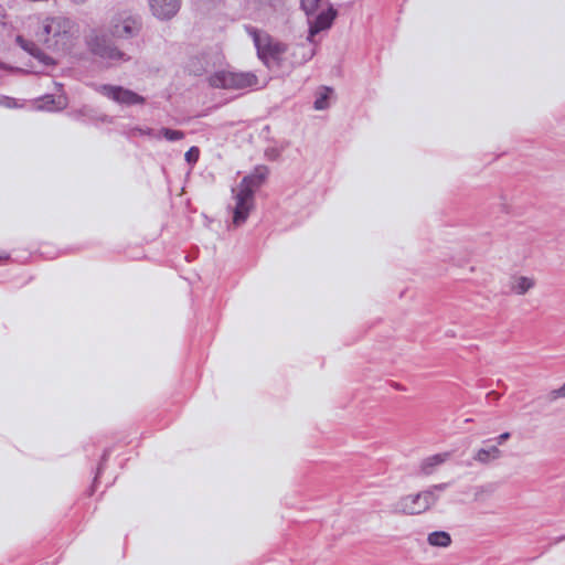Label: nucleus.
<instances>
[{
	"label": "nucleus",
	"instance_id": "f257e3e1",
	"mask_svg": "<svg viewBox=\"0 0 565 565\" xmlns=\"http://www.w3.org/2000/svg\"><path fill=\"white\" fill-rule=\"evenodd\" d=\"M75 22L65 15L46 17L41 30L36 32L38 40L49 49L65 51L74 36Z\"/></svg>",
	"mask_w": 565,
	"mask_h": 565
},
{
	"label": "nucleus",
	"instance_id": "f03ea898",
	"mask_svg": "<svg viewBox=\"0 0 565 565\" xmlns=\"http://www.w3.org/2000/svg\"><path fill=\"white\" fill-rule=\"evenodd\" d=\"M267 175V167L260 166L241 181L235 192L236 205L234 209L233 223L236 226L246 222L254 205V193L263 184Z\"/></svg>",
	"mask_w": 565,
	"mask_h": 565
},
{
	"label": "nucleus",
	"instance_id": "7ed1b4c3",
	"mask_svg": "<svg viewBox=\"0 0 565 565\" xmlns=\"http://www.w3.org/2000/svg\"><path fill=\"white\" fill-rule=\"evenodd\" d=\"M247 34L253 39L258 58L269 70L279 68L285 62V54L288 45L274 39L267 32L259 31L254 26H246Z\"/></svg>",
	"mask_w": 565,
	"mask_h": 565
},
{
	"label": "nucleus",
	"instance_id": "20e7f679",
	"mask_svg": "<svg viewBox=\"0 0 565 565\" xmlns=\"http://www.w3.org/2000/svg\"><path fill=\"white\" fill-rule=\"evenodd\" d=\"M86 44L92 54L108 62L117 63L129 60L127 54L114 45L109 36L104 32L93 30L86 36Z\"/></svg>",
	"mask_w": 565,
	"mask_h": 565
},
{
	"label": "nucleus",
	"instance_id": "39448f33",
	"mask_svg": "<svg viewBox=\"0 0 565 565\" xmlns=\"http://www.w3.org/2000/svg\"><path fill=\"white\" fill-rule=\"evenodd\" d=\"M257 82V76L250 72L220 71L209 78L212 87L223 89H243L255 86Z\"/></svg>",
	"mask_w": 565,
	"mask_h": 565
},
{
	"label": "nucleus",
	"instance_id": "423d86ee",
	"mask_svg": "<svg viewBox=\"0 0 565 565\" xmlns=\"http://www.w3.org/2000/svg\"><path fill=\"white\" fill-rule=\"evenodd\" d=\"M109 31L113 38L130 39L139 33L140 23L135 17L124 12L111 19Z\"/></svg>",
	"mask_w": 565,
	"mask_h": 565
},
{
	"label": "nucleus",
	"instance_id": "0eeeda50",
	"mask_svg": "<svg viewBox=\"0 0 565 565\" xmlns=\"http://www.w3.org/2000/svg\"><path fill=\"white\" fill-rule=\"evenodd\" d=\"M96 90L107 98L122 105L143 104L145 98L137 93L115 85H99Z\"/></svg>",
	"mask_w": 565,
	"mask_h": 565
},
{
	"label": "nucleus",
	"instance_id": "6e6552de",
	"mask_svg": "<svg viewBox=\"0 0 565 565\" xmlns=\"http://www.w3.org/2000/svg\"><path fill=\"white\" fill-rule=\"evenodd\" d=\"M337 17V10L329 7L326 10L316 12V14L308 17L309 21V40L321 31L329 29L332 25L334 18Z\"/></svg>",
	"mask_w": 565,
	"mask_h": 565
},
{
	"label": "nucleus",
	"instance_id": "1a4fd4ad",
	"mask_svg": "<svg viewBox=\"0 0 565 565\" xmlns=\"http://www.w3.org/2000/svg\"><path fill=\"white\" fill-rule=\"evenodd\" d=\"M394 513H403L407 515L420 514L426 511L419 493L402 497L393 504Z\"/></svg>",
	"mask_w": 565,
	"mask_h": 565
},
{
	"label": "nucleus",
	"instance_id": "9d476101",
	"mask_svg": "<svg viewBox=\"0 0 565 565\" xmlns=\"http://www.w3.org/2000/svg\"><path fill=\"white\" fill-rule=\"evenodd\" d=\"M152 14L160 20L173 18L180 9V0H148Z\"/></svg>",
	"mask_w": 565,
	"mask_h": 565
},
{
	"label": "nucleus",
	"instance_id": "9b49d317",
	"mask_svg": "<svg viewBox=\"0 0 565 565\" xmlns=\"http://www.w3.org/2000/svg\"><path fill=\"white\" fill-rule=\"evenodd\" d=\"M15 41L22 50L35 57L44 67L54 66L56 64L55 60L44 53L33 41L26 40L22 35H18Z\"/></svg>",
	"mask_w": 565,
	"mask_h": 565
},
{
	"label": "nucleus",
	"instance_id": "f8f14e48",
	"mask_svg": "<svg viewBox=\"0 0 565 565\" xmlns=\"http://www.w3.org/2000/svg\"><path fill=\"white\" fill-rule=\"evenodd\" d=\"M449 483H439L429 487L427 490L419 492L422 501L424 505H426V511L430 509L439 499V492L446 490Z\"/></svg>",
	"mask_w": 565,
	"mask_h": 565
},
{
	"label": "nucleus",
	"instance_id": "ddd939ff",
	"mask_svg": "<svg viewBox=\"0 0 565 565\" xmlns=\"http://www.w3.org/2000/svg\"><path fill=\"white\" fill-rule=\"evenodd\" d=\"M67 100L64 96H58L55 98L53 95H45L39 100L38 109L41 110H62L66 107Z\"/></svg>",
	"mask_w": 565,
	"mask_h": 565
},
{
	"label": "nucleus",
	"instance_id": "4468645a",
	"mask_svg": "<svg viewBox=\"0 0 565 565\" xmlns=\"http://www.w3.org/2000/svg\"><path fill=\"white\" fill-rule=\"evenodd\" d=\"M450 457L449 452L436 454L425 458L420 463V471L428 476L431 475L436 467L444 463Z\"/></svg>",
	"mask_w": 565,
	"mask_h": 565
},
{
	"label": "nucleus",
	"instance_id": "2eb2a0df",
	"mask_svg": "<svg viewBox=\"0 0 565 565\" xmlns=\"http://www.w3.org/2000/svg\"><path fill=\"white\" fill-rule=\"evenodd\" d=\"M502 451L497 446L480 448L473 456V459L482 465H488L492 460L500 459Z\"/></svg>",
	"mask_w": 565,
	"mask_h": 565
},
{
	"label": "nucleus",
	"instance_id": "dca6fc26",
	"mask_svg": "<svg viewBox=\"0 0 565 565\" xmlns=\"http://www.w3.org/2000/svg\"><path fill=\"white\" fill-rule=\"evenodd\" d=\"M427 542L430 546L448 547L451 544V536L446 531H434L428 534Z\"/></svg>",
	"mask_w": 565,
	"mask_h": 565
},
{
	"label": "nucleus",
	"instance_id": "f3484780",
	"mask_svg": "<svg viewBox=\"0 0 565 565\" xmlns=\"http://www.w3.org/2000/svg\"><path fill=\"white\" fill-rule=\"evenodd\" d=\"M535 285L534 279L520 276L515 277L513 281L511 282V291L516 295H524L526 294L531 288H533Z\"/></svg>",
	"mask_w": 565,
	"mask_h": 565
},
{
	"label": "nucleus",
	"instance_id": "a211bd4d",
	"mask_svg": "<svg viewBox=\"0 0 565 565\" xmlns=\"http://www.w3.org/2000/svg\"><path fill=\"white\" fill-rule=\"evenodd\" d=\"M122 134L127 138H135V137H142L147 136L149 138H159V135L156 134V130L149 127H140V126H134V127H125L122 130Z\"/></svg>",
	"mask_w": 565,
	"mask_h": 565
},
{
	"label": "nucleus",
	"instance_id": "6ab92c4d",
	"mask_svg": "<svg viewBox=\"0 0 565 565\" xmlns=\"http://www.w3.org/2000/svg\"><path fill=\"white\" fill-rule=\"evenodd\" d=\"M257 8L265 13L275 12L285 6V0H255Z\"/></svg>",
	"mask_w": 565,
	"mask_h": 565
},
{
	"label": "nucleus",
	"instance_id": "aec40b11",
	"mask_svg": "<svg viewBox=\"0 0 565 565\" xmlns=\"http://www.w3.org/2000/svg\"><path fill=\"white\" fill-rule=\"evenodd\" d=\"M159 135L158 139L166 138L169 141H179L184 138V132L182 130H174L170 128H161L156 131Z\"/></svg>",
	"mask_w": 565,
	"mask_h": 565
},
{
	"label": "nucleus",
	"instance_id": "412c9836",
	"mask_svg": "<svg viewBox=\"0 0 565 565\" xmlns=\"http://www.w3.org/2000/svg\"><path fill=\"white\" fill-rule=\"evenodd\" d=\"M331 93H332L331 88L322 87V90L320 92V94L317 96V98L315 100V104H313L315 109H317V110L327 109L329 107L328 99H329V96Z\"/></svg>",
	"mask_w": 565,
	"mask_h": 565
},
{
	"label": "nucleus",
	"instance_id": "4be33fe9",
	"mask_svg": "<svg viewBox=\"0 0 565 565\" xmlns=\"http://www.w3.org/2000/svg\"><path fill=\"white\" fill-rule=\"evenodd\" d=\"M321 0H301V8L308 17L316 14L320 8Z\"/></svg>",
	"mask_w": 565,
	"mask_h": 565
},
{
	"label": "nucleus",
	"instance_id": "5701e85b",
	"mask_svg": "<svg viewBox=\"0 0 565 565\" xmlns=\"http://www.w3.org/2000/svg\"><path fill=\"white\" fill-rule=\"evenodd\" d=\"M199 154H200V150L198 147H191L186 152H185V160L189 162V163H195L199 159Z\"/></svg>",
	"mask_w": 565,
	"mask_h": 565
},
{
	"label": "nucleus",
	"instance_id": "b1692460",
	"mask_svg": "<svg viewBox=\"0 0 565 565\" xmlns=\"http://www.w3.org/2000/svg\"><path fill=\"white\" fill-rule=\"evenodd\" d=\"M562 397H565V383L561 387L553 390L550 393V398L552 401H555V399L562 398Z\"/></svg>",
	"mask_w": 565,
	"mask_h": 565
},
{
	"label": "nucleus",
	"instance_id": "393cba45",
	"mask_svg": "<svg viewBox=\"0 0 565 565\" xmlns=\"http://www.w3.org/2000/svg\"><path fill=\"white\" fill-rule=\"evenodd\" d=\"M510 433L505 431L495 437L494 440L497 441L498 445H503L510 438Z\"/></svg>",
	"mask_w": 565,
	"mask_h": 565
},
{
	"label": "nucleus",
	"instance_id": "a878e982",
	"mask_svg": "<svg viewBox=\"0 0 565 565\" xmlns=\"http://www.w3.org/2000/svg\"><path fill=\"white\" fill-rule=\"evenodd\" d=\"M0 103L3 104L4 106L7 107H12V104H13V99L12 98H9V97H2L0 99Z\"/></svg>",
	"mask_w": 565,
	"mask_h": 565
},
{
	"label": "nucleus",
	"instance_id": "bb28decb",
	"mask_svg": "<svg viewBox=\"0 0 565 565\" xmlns=\"http://www.w3.org/2000/svg\"><path fill=\"white\" fill-rule=\"evenodd\" d=\"M108 456H109V450L107 449V450H105V451H104V454H103L102 462H100V465H99V467H98V472H97V475L100 472L102 467H103L104 462L107 460Z\"/></svg>",
	"mask_w": 565,
	"mask_h": 565
},
{
	"label": "nucleus",
	"instance_id": "cd10ccee",
	"mask_svg": "<svg viewBox=\"0 0 565 565\" xmlns=\"http://www.w3.org/2000/svg\"><path fill=\"white\" fill-rule=\"evenodd\" d=\"M86 111H87V109L83 108V109L78 110L76 114H74V117L78 118L79 116H85Z\"/></svg>",
	"mask_w": 565,
	"mask_h": 565
},
{
	"label": "nucleus",
	"instance_id": "c85d7f7f",
	"mask_svg": "<svg viewBox=\"0 0 565 565\" xmlns=\"http://www.w3.org/2000/svg\"><path fill=\"white\" fill-rule=\"evenodd\" d=\"M75 6H83L87 2V0H70Z\"/></svg>",
	"mask_w": 565,
	"mask_h": 565
},
{
	"label": "nucleus",
	"instance_id": "c756f323",
	"mask_svg": "<svg viewBox=\"0 0 565 565\" xmlns=\"http://www.w3.org/2000/svg\"><path fill=\"white\" fill-rule=\"evenodd\" d=\"M492 395H493V396H495V398H499V395H497L494 392H490V393L488 394V396H492Z\"/></svg>",
	"mask_w": 565,
	"mask_h": 565
},
{
	"label": "nucleus",
	"instance_id": "7c9ffc66",
	"mask_svg": "<svg viewBox=\"0 0 565 565\" xmlns=\"http://www.w3.org/2000/svg\"><path fill=\"white\" fill-rule=\"evenodd\" d=\"M9 256L8 255H3V256H0V259H7Z\"/></svg>",
	"mask_w": 565,
	"mask_h": 565
}]
</instances>
